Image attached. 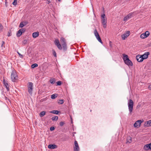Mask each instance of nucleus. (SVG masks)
<instances>
[{
  "instance_id": "ddd939ff",
  "label": "nucleus",
  "mask_w": 151,
  "mask_h": 151,
  "mask_svg": "<svg viewBox=\"0 0 151 151\" xmlns=\"http://www.w3.org/2000/svg\"><path fill=\"white\" fill-rule=\"evenodd\" d=\"M149 54V52H147L145 53L144 54L142 55H141L142 56V58L143 60L144 59H147L148 58V55Z\"/></svg>"
},
{
  "instance_id": "c85d7f7f",
  "label": "nucleus",
  "mask_w": 151,
  "mask_h": 151,
  "mask_svg": "<svg viewBox=\"0 0 151 151\" xmlns=\"http://www.w3.org/2000/svg\"><path fill=\"white\" fill-rule=\"evenodd\" d=\"M57 97L55 94H53L51 95V98L52 99H54Z\"/></svg>"
},
{
  "instance_id": "a878e982",
  "label": "nucleus",
  "mask_w": 151,
  "mask_h": 151,
  "mask_svg": "<svg viewBox=\"0 0 151 151\" xmlns=\"http://www.w3.org/2000/svg\"><path fill=\"white\" fill-rule=\"evenodd\" d=\"M55 44L57 46L60 44L59 41L58 39H56L55 41Z\"/></svg>"
},
{
  "instance_id": "412c9836",
  "label": "nucleus",
  "mask_w": 151,
  "mask_h": 151,
  "mask_svg": "<svg viewBox=\"0 0 151 151\" xmlns=\"http://www.w3.org/2000/svg\"><path fill=\"white\" fill-rule=\"evenodd\" d=\"M62 45L63 46L64 50H67V45L66 42H64V43L62 44Z\"/></svg>"
},
{
  "instance_id": "4be33fe9",
  "label": "nucleus",
  "mask_w": 151,
  "mask_h": 151,
  "mask_svg": "<svg viewBox=\"0 0 151 151\" xmlns=\"http://www.w3.org/2000/svg\"><path fill=\"white\" fill-rule=\"evenodd\" d=\"M140 37L142 39H145L147 37V36H146L144 33L140 35Z\"/></svg>"
},
{
  "instance_id": "cd10ccee",
  "label": "nucleus",
  "mask_w": 151,
  "mask_h": 151,
  "mask_svg": "<svg viewBox=\"0 0 151 151\" xmlns=\"http://www.w3.org/2000/svg\"><path fill=\"white\" fill-rule=\"evenodd\" d=\"M38 66V65L36 63H35L32 64L31 65V67L32 68H34Z\"/></svg>"
},
{
  "instance_id": "dca6fc26",
  "label": "nucleus",
  "mask_w": 151,
  "mask_h": 151,
  "mask_svg": "<svg viewBox=\"0 0 151 151\" xmlns=\"http://www.w3.org/2000/svg\"><path fill=\"white\" fill-rule=\"evenodd\" d=\"M48 147L49 149H54L57 148V146L54 144H50L48 145Z\"/></svg>"
},
{
  "instance_id": "58836bf2",
  "label": "nucleus",
  "mask_w": 151,
  "mask_h": 151,
  "mask_svg": "<svg viewBox=\"0 0 151 151\" xmlns=\"http://www.w3.org/2000/svg\"><path fill=\"white\" fill-rule=\"evenodd\" d=\"M55 129V127H51L50 128V130L51 131H52Z\"/></svg>"
},
{
  "instance_id": "f03ea898",
  "label": "nucleus",
  "mask_w": 151,
  "mask_h": 151,
  "mask_svg": "<svg viewBox=\"0 0 151 151\" xmlns=\"http://www.w3.org/2000/svg\"><path fill=\"white\" fill-rule=\"evenodd\" d=\"M11 79L13 82H16L18 80V76L16 71L15 70L12 71L11 76Z\"/></svg>"
},
{
  "instance_id": "1a4fd4ad",
  "label": "nucleus",
  "mask_w": 151,
  "mask_h": 151,
  "mask_svg": "<svg viewBox=\"0 0 151 151\" xmlns=\"http://www.w3.org/2000/svg\"><path fill=\"white\" fill-rule=\"evenodd\" d=\"M133 13H130L127 15L126 17H124V21L126 22L129 19H130Z\"/></svg>"
},
{
  "instance_id": "a18cd8bd",
  "label": "nucleus",
  "mask_w": 151,
  "mask_h": 151,
  "mask_svg": "<svg viewBox=\"0 0 151 151\" xmlns=\"http://www.w3.org/2000/svg\"><path fill=\"white\" fill-rule=\"evenodd\" d=\"M132 142V139H130L129 140V141H128L127 142H128L129 143H131Z\"/></svg>"
},
{
  "instance_id": "6ab92c4d",
  "label": "nucleus",
  "mask_w": 151,
  "mask_h": 151,
  "mask_svg": "<svg viewBox=\"0 0 151 151\" xmlns=\"http://www.w3.org/2000/svg\"><path fill=\"white\" fill-rule=\"evenodd\" d=\"M145 124H146L145 125L147 127L151 126V120L147 121Z\"/></svg>"
},
{
  "instance_id": "f3484780",
  "label": "nucleus",
  "mask_w": 151,
  "mask_h": 151,
  "mask_svg": "<svg viewBox=\"0 0 151 151\" xmlns=\"http://www.w3.org/2000/svg\"><path fill=\"white\" fill-rule=\"evenodd\" d=\"M39 35V32H34L33 33L32 36L33 38H35L38 37Z\"/></svg>"
},
{
  "instance_id": "37998d69",
  "label": "nucleus",
  "mask_w": 151,
  "mask_h": 151,
  "mask_svg": "<svg viewBox=\"0 0 151 151\" xmlns=\"http://www.w3.org/2000/svg\"><path fill=\"white\" fill-rule=\"evenodd\" d=\"M50 2V1L49 0H47V3L49 4Z\"/></svg>"
},
{
  "instance_id": "e433bc0d",
  "label": "nucleus",
  "mask_w": 151,
  "mask_h": 151,
  "mask_svg": "<svg viewBox=\"0 0 151 151\" xmlns=\"http://www.w3.org/2000/svg\"><path fill=\"white\" fill-rule=\"evenodd\" d=\"M17 53L19 55V57L20 58H23V56L20 53H19L18 52H17Z\"/></svg>"
},
{
  "instance_id": "0eeeda50",
  "label": "nucleus",
  "mask_w": 151,
  "mask_h": 151,
  "mask_svg": "<svg viewBox=\"0 0 151 151\" xmlns=\"http://www.w3.org/2000/svg\"><path fill=\"white\" fill-rule=\"evenodd\" d=\"M28 87V92L31 94L33 90V83L32 82H29Z\"/></svg>"
},
{
  "instance_id": "6e6552de",
  "label": "nucleus",
  "mask_w": 151,
  "mask_h": 151,
  "mask_svg": "<svg viewBox=\"0 0 151 151\" xmlns=\"http://www.w3.org/2000/svg\"><path fill=\"white\" fill-rule=\"evenodd\" d=\"M130 34L129 31L127 32L124 34L122 35V38L123 40H124L127 38Z\"/></svg>"
},
{
  "instance_id": "c756f323",
  "label": "nucleus",
  "mask_w": 151,
  "mask_h": 151,
  "mask_svg": "<svg viewBox=\"0 0 151 151\" xmlns=\"http://www.w3.org/2000/svg\"><path fill=\"white\" fill-rule=\"evenodd\" d=\"M144 34L145 35L147 36V37L149 36L150 35V33L148 31H146L145 33H144Z\"/></svg>"
},
{
  "instance_id": "4468645a",
  "label": "nucleus",
  "mask_w": 151,
  "mask_h": 151,
  "mask_svg": "<svg viewBox=\"0 0 151 151\" xmlns=\"http://www.w3.org/2000/svg\"><path fill=\"white\" fill-rule=\"evenodd\" d=\"M137 60L139 62H142L143 60L141 55H138L136 57Z\"/></svg>"
},
{
  "instance_id": "20e7f679",
  "label": "nucleus",
  "mask_w": 151,
  "mask_h": 151,
  "mask_svg": "<svg viewBox=\"0 0 151 151\" xmlns=\"http://www.w3.org/2000/svg\"><path fill=\"white\" fill-rule=\"evenodd\" d=\"M101 22L104 28H105L106 26L107 19L104 14H103L101 16Z\"/></svg>"
},
{
  "instance_id": "09e8293b",
  "label": "nucleus",
  "mask_w": 151,
  "mask_h": 151,
  "mask_svg": "<svg viewBox=\"0 0 151 151\" xmlns=\"http://www.w3.org/2000/svg\"><path fill=\"white\" fill-rule=\"evenodd\" d=\"M59 1H60V0H58Z\"/></svg>"
},
{
  "instance_id": "c03bdc74",
  "label": "nucleus",
  "mask_w": 151,
  "mask_h": 151,
  "mask_svg": "<svg viewBox=\"0 0 151 151\" xmlns=\"http://www.w3.org/2000/svg\"><path fill=\"white\" fill-rule=\"evenodd\" d=\"M148 88L150 90H151V84L149 86Z\"/></svg>"
},
{
  "instance_id": "aec40b11",
  "label": "nucleus",
  "mask_w": 151,
  "mask_h": 151,
  "mask_svg": "<svg viewBox=\"0 0 151 151\" xmlns=\"http://www.w3.org/2000/svg\"><path fill=\"white\" fill-rule=\"evenodd\" d=\"M46 112L45 111H42L40 113L39 116L40 117H42L45 115Z\"/></svg>"
},
{
  "instance_id": "b1692460",
  "label": "nucleus",
  "mask_w": 151,
  "mask_h": 151,
  "mask_svg": "<svg viewBox=\"0 0 151 151\" xmlns=\"http://www.w3.org/2000/svg\"><path fill=\"white\" fill-rule=\"evenodd\" d=\"M58 119V117L57 116H55L51 118L52 120V121H57Z\"/></svg>"
},
{
  "instance_id": "473e14b6",
  "label": "nucleus",
  "mask_w": 151,
  "mask_h": 151,
  "mask_svg": "<svg viewBox=\"0 0 151 151\" xmlns=\"http://www.w3.org/2000/svg\"><path fill=\"white\" fill-rule=\"evenodd\" d=\"M65 124V123L64 122H60V125L61 126V127H62V126H63V125L64 124Z\"/></svg>"
},
{
  "instance_id": "9d476101",
  "label": "nucleus",
  "mask_w": 151,
  "mask_h": 151,
  "mask_svg": "<svg viewBox=\"0 0 151 151\" xmlns=\"http://www.w3.org/2000/svg\"><path fill=\"white\" fill-rule=\"evenodd\" d=\"M142 121L140 120H138L134 124V126L135 127H137L140 126Z\"/></svg>"
},
{
  "instance_id": "c9c22d12",
  "label": "nucleus",
  "mask_w": 151,
  "mask_h": 151,
  "mask_svg": "<svg viewBox=\"0 0 151 151\" xmlns=\"http://www.w3.org/2000/svg\"><path fill=\"white\" fill-rule=\"evenodd\" d=\"M3 29V26L2 24H0V32L2 31Z\"/></svg>"
},
{
  "instance_id": "72a5a7b5",
  "label": "nucleus",
  "mask_w": 151,
  "mask_h": 151,
  "mask_svg": "<svg viewBox=\"0 0 151 151\" xmlns=\"http://www.w3.org/2000/svg\"><path fill=\"white\" fill-rule=\"evenodd\" d=\"M12 4L14 6L16 5L17 4V0H14Z\"/></svg>"
},
{
  "instance_id": "4c0bfd02",
  "label": "nucleus",
  "mask_w": 151,
  "mask_h": 151,
  "mask_svg": "<svg viewBox=\"0 0 151 151\" xmlns=\"http://www.w3.org/2000/svg\"><path fill=\"white\" fill-rule=\"evenodd\" d=\"M62 83V82L61 81H58L57 82V86H60Z\"/></svg>"
},
{
  "instance_id": "f257e3e1",
  "label": "nucleus",
  "mask_w": 151,
  "mask_h": 151,
  "mask_svg": "<svg viewBox=\"0 0 151 151\" xmlns=\"http://www.w3.org/2000/svg\"><path fill=\"white\" fill-rule=\"evenodd\" d=\"M123 56V59L125 63L128 66H132L133 65V63L128 58L127 55L125 54H122Z\"/></svg>"
},
{
  "instance_id": "49530a36",
  "label": "nucleus",
  "mask_w": 151,
  "mask_h": 151,
  "mask_svg": "<svg viewBox=\"0 0 151 151\" xmlns=\"http://www.w3.org/2000/svg\"><path fill=\"white\" fill-rule=\"evenodd\" d=\"M111 41H110V47H111V46H111Z\"/></svg>"
},
{
  "instance_id": "423d86ee",
  "label": "nucleus",
  "mask_w": 151,
  "mask_h": 151,
  "mask_svg": "<svg viewBox=\"0 0 151 151\" xmlns=\"http://www.w3.org/2000/svg\"><path fill=\"white\" fill-rule=\"evenodd\" d=\"M26 30V29L25 28H21L19 30L17 33V37H20L22 33L24 32Z\"/></svg>"
},
{
  "instance_id": "8fccbe9b",
  "label": "nucleus",
  "mask_w": 151,
  "mask_h": 151,
  "mask_svg": "<svg viewBox=\"0 0 151 151\" xmlns=\"http://www.w3.org/2000/svg\"><path fill=\"white\" fill-rule=\"evenodd\" d=\"M7 0H5V1H7Z\"/></svg>"
},
{
  "instance_id": "f8f14e48",
  "label": "nucleus",
  "mask_w": 151,
  "mask_h": 151,
  "mask_svg": "<svg viewBox=\"0 0 151 151\" xmlns=\"http://www.w3.org/2000/svg\"><path fill=\"white\" fill-rule=\"evenodd\" d=\"M3 83L4 86L6 87L7 91L9 90V88L8 86V84L7 83V81H6L4 79L3 80Z\"/></svg>"
},
{
  "instance_id": "79ce46f5",
  "label": "nucleus",
  "mask_w": 151,
  "mask_h": 151,
  "mask_svg": "<svg viewBox=\"0 0 151 151\" xmlns=\"http://www.w3.org/2000/svg\"><path fill=\"white\" fill-rule=\"evenodd\" d=\"M70 119H71V123H73V122L72 118L71 116H70Z\"/></svg>"
},
{
  "instance_id": "7c9ffc66",
  "label": "nucleus",
  "mask_w": 151,
  "mask_h": 151,
  "mask_svg": "<svg viewBox=\"0 0 151 151\" xmlns=\"http://www.w3.org/2000/svg\"><path fill=\"white\" fill-rule=\"evenodd\" d=\"M25 25L23 24V22H21L19 24V27L20 28L23 27Z\"/></svg>"
},
{
  "instance_id": "a211bd4d",
  "label": "nucleus",
  "mask_w": 151,
  "mask_h": 151,
  "mask_svg": "<svg viewBox=\"0 0 151 151\" xmlns=\"http://www.w3.org/2000/svg\"><path fill=\"white\" fill-rule=\"evenodd\" d=\"M50 113L58 114L60 112V111L58 110H52L49 112Z\"/></svg>"
},
{
  "instance_id": "9b49d317",
  "label": "nucleus",
  "mask_w": 151,
  "mask_h": 151,
  "mask_svg": "<svg viewBox=\"0 0 151 151\" xmlns=\"http://www.w3.org/2000/svg\"><path fill=\"white\" fill-rule=\"evenodd\" d=\"M143 149L145 151L151 150V145L150 143L145 145Z\"/></svg>"
},
{
  "instance_id": "bb28decb",
  "label": "nucleus",
  "mask_w": 151,
  "mask_h": 151,
  "mask_svg": "<svg viewBox=\"0 0 151 151\" xmlns=\"http://www.w3.org/2000/svg\"><path fill=\"white\" fill-rule=\"evenodd\" d=\"M50 81L51 83L52 84H54L55 83V79L54 78L51 79Z\"/></svg>"
},
{
  "instance_id": "393cba45",
  "label": "nucleus",
  "mask_w": 151,
  "mask_h": 151,
  "mask_svg": "<svg viewBox=\"0 0 151 151\" xmlns=\"http://www.w3.org/2000/svg\"><path fill=\"white\" fill-rule=\"evenodd\" d=\"M60 42L62 44L64 43V42H65V39L64 38L62 37L60 39Z\"/></svg>"
},
{
  "instance_id": "2f4dec72",
  "label": "nucleus",
  "mask_w": 151,
  "mask_h": 151,
  "mask_svg": "<svg viewBox=\"0 0 151 151\" xmlns=\"http://www.w3.org/2000/svg\"><path fill=\"white\" fill-rule=\"evenodd\" d=\"M58 48L60 50H61L62 49V47L61 45L59 44L57 45Z\"/></svg>"
},
{
  "instance_id": "a19ab883",
  "label": "nucleus",
  "mask_w": 151,
  "mask_h": 151,
  "mask_svg": "<svg viewBox=\"0 0 151 151\" xmlns=\"http://www.w3.org/2000/svg\"><path fill=\"white\" fill-rule=\"evenodd\" d=\"M1 43H2V45H1V47H3V45L4 44V42L3 41H2L1 42Z\"/></svg>"
},
{
  "instance_id": "39448f33",
  "label": "nucleus",
  "mask_w": 151,
  "mask_h": 151,
  "mask_svg": "<svg viewBox=\"0 0 151 151\" xmlns=\"http://www.w3.org/2000/svg\"><path fill=\"white\" fill-rule=\"evenodd\" d=\"M94 32L95 36L96 38L99 41V42L103 44L102 41L96 29H95L94 30Z\"/></svg>"
},
{
  "instance_id": "7ed1b4c3",
  "label": "nucleus",
  "mask_w": 151,
  "mask_h": 151,
  "mask_svg": "<svg viewBox=\"0 0 151 151\" xmlns=\"http://www.w3.org/2000/svg\"><path fill=\"white\" fill-rule=\"evenodd\" d=\"M128 105L129 111V115H131L133 110V102L132 99H130L128 101Z\"/></svg>"
},
{
  "instance_id": "ea45409f",
  "label": "nucleus",
  "mask_w": 151,
  "mask_h": 151,
  "mask_svg": "<svg viewBox=\"0 0 151 151\" xmlns=\"http://www.w3.org/2000/svg\"><path fill=\"white\" fill-rule=\"evenodd\" d=\"M12 35V34L11 33L9 32H8V36L9 37V36H10L11 35Z\"/></svg>"
},
{
  "instance_id": "f704fd0d",
  "label": "nucleus",
  "mask_w": 151,
  "mask_h": 151,
  "mask_svg": "<svg viewBox=\"0 0 151 151\" xmlns=\"http://www.w3.org/2000/svg\"><path fill=\"white\" fill-rule=\"evenodd\" d=\"M52 53L54 57H56V54L54 50H52Z\"/></svg>"
},
{
  "instance_id": "5701e85b",
  "label": "nucleus",
  "mask_w": 151,
  "mask_h": 151,
  "mask_svg": "<svg viewBox=\"0 0 151 151\" xmlns=\"http://www.w3.org/2000/svg\"><path fill=\"white\" fill-rule=\"evenodd\" d=\"M64 102V100H63V99H60V100H59L58 102V103L60 104H63V103Z\"/></svg>"
},
{
  "instance_id": "2eb2a0df",
  "label": "nucleus",
  "mask_w": 151,
  "mask_h": 151,
  "mask_svg": "<svg viewBox=\"0 0 151 151\" xmlns=\"http://www.w3.org/2000/svg\"><path fill=\"white\" fill-rule=\"evenodd\" d=\"M75 147L74 148V151H79V148L77 142L76 141L74 142Z\"/></svg>"
},
{
  "instance_id": "de8ad7c7",
  "label": "nucleus",
  "mask_w": 151,
  "mask_h": 151,
  "mask_svg": "<svg viewBox=\"0 0 151 151\" xmlns=\"http://www.w3.org/2000/svg\"><path fill=\"white\" fill-rule=\"evenodd\" d=\"M5 3V4H6L7 3L6 1Z\"/></svg>"
}]
</instances>
